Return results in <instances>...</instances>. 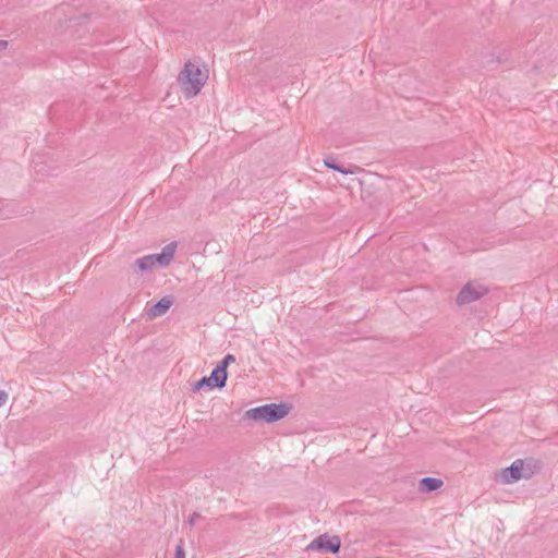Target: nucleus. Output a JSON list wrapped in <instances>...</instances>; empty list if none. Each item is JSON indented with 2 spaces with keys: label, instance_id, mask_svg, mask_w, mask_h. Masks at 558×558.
I'll return each mask as SVG.
<instances>
[{
  "label": "nucleus",
  "instance_id": "nucleus-1",
  "mask_svg": "<svg viewBox=\"0 0 558 558\" xmlns=\"http://www.w3.org/2000/svg\"><path fill=\"white\" fill-rule=\"evenodd\" d=\"M207 78L206 73L202 72V70L191 61H187L178 76V82L184 96L192 98L202 90Z\"/></svg>",
  "mask_w": 558,
  "mask_h": 558
},
{
  "label": "nucleus",
  "instance_id": "nucleus-2",
  "mask_svg": "<svg viewBox=\"0 0 558 558\" xmlns=\"http://www.w3.org/2000/svg\"><path fill=\"white\" fill-rule=\"evenodd\" d=\"M291 408L292 407L286 402L278 404L268 403L247 410L245 416L254 421L272 423L286 417L290 413Z\"/></svg>",
  "mask_w": 558,
  "mask_h": 558
},
{
  "label": "nucleus",
  "instance_id": "nucleus-3",
  "mask_svg": "<svg viewBox=\"0 0 558 558\" xmlns=\"http://www.w3.org/2000/svg\"><path fill=\"white\" fill-rule=\"evenodd\" d=\"M488 289L475 281H469L458 293L456 302L459 305H466L486 295Z\"/></svg>",
  "mask_w": 558,
  "mask_h": 558
},
{
  "label": "nucleus",
  "instance_id": "nucleus-4",
  "mask_svg": "<svg viewBox=\"0 0 558 558\" xmlns=\"http://www.w3.org/2000/svg\"><path fill=\"white\" fill-rule=\"evenodd\" d=\"M340 546L341 542L339 536H328L327 534H322L310 543L307 549L337 554L340 549Z\"/></svg>",
  "mask_w": 558,
  "mask_h": 558
},
{
  "label": "nucleus",
  "instance_id": "nucleus-5",
  "mask_svg": "<svg viewBox=\"0 0 558 558\" xmlns=\"http://www.w3.org/2000/svg\"><path fill=\"white\" fill-rule=\"evenodd\" d=\"M174 299L172 295L161 298L157 303L146 308V317L153 320L157 317L163 316L169 308L173 305Z\"/></svg>",
  "mask_w": 558,
  "mask_h": 558
},
{
  "label": "nucleus",
  "instance_id": "nucleus-6",
  "mask_svg": "<svg viewBox=\"0 0 558 558\" xmlns=\"http://www.w3.org/2000/svg\"><path fill=\"white\" fill-rule=\"evenodd\" d=\"M175 250L177 242H171L162 247L160 253L151 254L150 257H153L154 265H159L161 267L168 266L174 256Z\"/></svg>",
  "mask_w": 558,
  "mask_h": 558
},
{
  "label": "nucleus",
  "instance_id": "nucleus-7",
  "mask_svg": "<svg viewBox=\"0 0 558 558\" xmlns=\"http://www.w3.org/2000/svg\"><path fill=\"white\" fill-rule=\"evenodd\" d=\"M523 461L518 459L510 466L502 471V480L505 483H514L522 477Z\"/></svg>",
  "mask_w": 558,
  "mask_h": 558
},
{
  "label": "nucleus",
  "instance_id": "nucleus-8",
  "mask_svg": "<svg viewBox=\"0 0 558 558\" xmlns=\"http://www.w3.org/2000/svg\"><path fill=\"white\" fill-rule=\"evenodd\" d=\"M444 485L440 478L436 477H423L418 482V490L421 493H432L439 489Z\"/></svg>",
  "mask_w": 558,
  "mask_h": 558
},
{
  "label": "nucleus",
  "instance_id": "nucleus-9",
  "mask_svg": "<svg viewBox=\"0 0 558 558\" xmlns=\"http://www.w3.org/2000/svg\"><path fill=\"white\" fill-rule=\"evenodd\" d=\"M209 378L213 381V384L215 385V387L221 389L226 386V383H227V378H228L227 369L220 365H217L211 371Z\"/></svg>",
  "mask_w": 558,
  "mask_h": 558
},
{
  "label": "nucleus",
  "instance_id": "nucleus-10",
  "mask_svg": "<svg viewBox=\"0 0 558 558\" xmlns=\"http://www.w3.org/2000/svg\"><path fill=\"white\" fill-rule=\"evenodd\" d=\"M133 267L136 270L142 271V272L150 270V269H153L155 267L154 262H153V257H150V255H146L144 257L137 258L133 263Z\"/></svg>",
  "mask_w": 558,
  "mask_h": 558
},
{
  "label": "nucleus",
  "instance_id": "nucleus-11",
  "mask_svg": "<svg viewBox=\"0 0 558 558\" xmlns=\"http://www.w3.org/2000/svg\"><path fill=\"white\" fill-rule=\"evenodd\" d=\"M324 163L327 168L338 171L342 174H352L354 173L351 169H345L344 167L337 163L336 159L332 157H327L324 159Z\"/></svg>",
  "mask_w": 558,
  "mask_h": 558
},
{
  "label": "nucleus",
  "instance_id": "nucleus-12",
  "mask_svg": "<svg viewBox=\"0 0 558 558\" xmlns=\"http://www.w3.org/2000/svg\"><path fill=\"white\" fill-rule=\"evenodd\" d=\"M205 387H208V388H214L215 385L213 384V381L210 380L209 377H206L204 376L203 378H201L199 380H197L194 385H193V391H199L202 390L203 388Z\"/></svg>",
  "mask_w": 558,
  "mask_h": 558
},
{
  "label": "nucleus",
  "instance_id": "nucleus-13",
  "mask_svg": "<svg viewBox=\"0 0 558 558\" xmlns=\"http://www.w3.org/2000/svg\"><path fill=\"white\" fill-rule=\"evenodd\" d=\"M235 362V357L234 355L232 354H227L219 363L218 365L222 366L223 368L227 369L228 365L230 363H234Z\"/></svg>",
  "mask_w": 558,
  "mask_h": 558
},
{
  "label": "nucleus",
  "instance_id": "nucleus-14",
  "mask_svg": "<svg viewBox=\"0 0 558 558\" xmlns=\"http://www.w3.org/2000/svg\"><path fill=\"white\" fill-rule=\"evenodd\" d=\"M201 518V514L198 512H193L189 519L186 520V523L190 525V526H193L196 521Z\"/></svg>",
  "mask_w": 558,
  "mask_h": 558
},
{
  "label": "nucleus",
  "instance_id": "nucleus-15",
  "mask_svg": "<svg viewBox=\"0 0 558 558\" xmlns=\"http://www.w3.org/2000/svg\"><path fill=\"white\" fill-rule=\"evenodd\" d=\"M173 558H185V551L182 544L177 546Z\"/></svg>",
  "mask_w": 558,
  "mask_h": 558
},
{
  "label": "nucleus",
  "instance_id": "nucleus-16",
  "mask_svg": "<svg viewBox=\"0 0 558 558\" xmlns=\"http://www.w3.org/2000/svg\"><path fill=\"white\" fill-rule=\"evenodd\" d=\"M8 399V393L3 390H0V407L5 403Z\"/></svg>",
  "mask_w": 558,
  "mask_h": 558
},
{
  "label": "nucleus",
  "instance_id": "nucleus-17",
  "mask_svg": "<svg viewBox=\"0 0 558 558\" xmlns=\"http://www.w3.org/2000/svg\"><path fill=\"white\" fill-rule=\"evenodd\" d=\"M8 41L7 40H0V50H3L8 47Z\"/></svg>",
  "mask_w": 558,
  "mask_h": 558
}]
</instances>
